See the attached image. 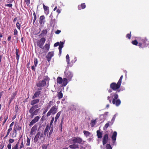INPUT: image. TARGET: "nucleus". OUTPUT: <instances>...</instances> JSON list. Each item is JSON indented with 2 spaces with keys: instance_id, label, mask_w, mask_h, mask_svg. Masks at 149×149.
<instances>
[{
  "instance_id": "obj_1",
  "label": "nucleus",
  "mask_w": 149,
  "mask_h": 149,
  "mask_svg": "<svg viewBox=\"0 0 149 149\" xmlns=\"http://www.w3.org/2000/svg\"><path fill=\"white\" fill-rule=\"evenodd\" d=\"M123 76L122 75L120 77L118 81L117 84L115 82H112L110 85V89L108 91V92L109 93H111L113 90L117 91L118 92H120V90H118L119 89L121 84L122 80L123 78Z\"/></svg>"
},
{
  "instance_id": "obj_2",
  "label": "nucleus",
  "mask_w": 149,
  "mask_h": 149,
  "mask_svg": "<svg viewBox=\"0 0 149 149\" xmlns=\"http://www.w3.org/2000/svg\"><path fill=\"white\" fill-rule=\"evenodd\" d=\"M137 40L139 41V45H138L140 48H143L146 47L149 43V41L146 37H139Z\"/></svg>"
},
{
  "instance_id": "obj_3",
  "label": "nucleus",
  "mask_w": 149,
  "mask_h": 149,
  "mask_svg": "<svg viewBox=\"0 0 149 149\" xmlns=\"http://www.w3.org/2000/svg\"><path fill=\"white\" fill-rule=\"evenodd\" d=\"M39 107L38 104H36L35 106H32L30 109L29 112L30 114V118H32L34 116L37 115L39 113L40 108Z\"/></svg>"
},
{
  "instance_id": "obj_4",
  "label": "nucleus",
  "mask_w": 149,
  "mask_h": 149,
  "mask_svg": "<svg viewBox=\"0 0 149 149\" xmlns=\"http://www.w3.org/2000/svg\"><path fill=\"white\" fill-rule=\"evenodd\" d=\"M111 96L113 98L112 100V103L113 104H115L116 106H119L121 104V101L119 99H117L118 98V94L117 92L113 93H111Z\"/></svg>"
},
{
  "instance_id": "obj_5",
  "label": "nucleus",
  "mask_w": 149,
  "mask_h": 149,
  "mask_svg": "<svg viewBox=\"0 0 149 149\" xmlns=\"http://www.w3.org/2000/svg\"><path fill=\"white\" fill-rule=\"evenodd\" d=\"M49 78L47 76H44L42 80L39 81L36 84V85L37 87L41 88L46 85V82H49Z\"/></svg>"
},
{
  "instance_id": "obj_6",
  "label": "nucleus",
  "mask_w": 149,
  "mask_h": 149,
  "mask_svg": "<svg viewBox=\"0 0 149 149\" xmlns=\"http://www.w3.org/2000/svg\"><path fill=\"white\" fill-rule=\"evenodd\" d=\"M46 41L45 38L42 37L41 38L38 40L37 41V45L40 48L44 49V47H43Z\"/></svg>"
},
{
  "instance_id": "obj_7",
  "label": "nucleus",
  "mask_w": 149,
  "mask_h": 149,
  "mask_svg": "<svg viewBox=\"0 0 149 149\" xmlns=\"http://www.w3.org/2000/svg\"><path fill=\"white\" fill-rule=\"evenodd\" d=\"M57 108H56V106H54L52 107L47 112V116H49L51 115V114H55L57 112Z\"/></svg>"
},
{
  "instance_id": "obj_8",
  "label": "nucleus",
  "mask_w": 149,
  "mask_h": 149,
  "mask_svg": "<svg viewBox=\"0 0 149 149\" xmlns=\"http://www.w3.org/2000/svg\"><path fill=\"white\" fill-rule=\"evenodd\" d=\"M72 141L74 143L82 144L83 140L79 137H74L72 138Z\"/></svg>"
},
{
  "instance_id": "obj_9",
  "label": "nucleus",
  "mask_w": 149,
  "mask_h": 149,
  "mask_svg": "<svg viewBox=\"0 0 149 149\" xmlns=\"http://www.w3.org/2000/svg\"><path fill=\"white\" fill-rule=\"evenodd\" d=\"M64 74L67 80L69 81H71L73 76L72 74L68 70H66L64 72Z\"/></svg>"
},
{
  "instance_id": "obj_10",
  "label": "nucleus",
  "mask_w": 149,
  "mask_h": 149,
  "mask_svg": "<svg viewBox=\"0 0 149 149\" xmlns=\"http://www.w3.org/2000/svg\"><path fill=\"white\" fill-rule=\"evenodd\" d=\"M54 55V51H51L49 52L47 54V55L46 56L47 61L49 62L50 61L52 57Z\"/></svg>"
},
{
  "instance_id": "obj_11",
  "label": "nucleus",
  "mask_w": 149,
  "mask_h": 149,
  "mask_svg": "<svg viewBox=\"0 0 149 149\" xmlns=\"http://www.w3.org/2000/svg\"><path fill=\"white\" fill-rule=\"evenodd\" d=\"M42 88H40L38 89V91H37L36 92L32 97V98L33 99H35L36 98H37V97L39 96V95L41 94L40 90H42Z\"/></svg>"
},
{
  "instance_id": "obj_12",
  "label": "nucleus",
  "mask_w": 149,
  "mask_h": 149,
  "mask_svg": "<svg viewBox=\"0 0 149 149\" xmlns=\"http://www.w3.org/2000/svg\"><path fill=\"white\" fill-rule=\"evenodd\" d=\"M108 140V135L107 134H104L102 139V144L104 145L107 143Z\"/></svg>"
},
{
  "instance_id": "obj_13",
  "label": "nucleus",
  "mask_w": 149,
  "mask_h": 149,
  "mask_svg": "<svg viewBox=\"0 0 149 149\" xmlns=\"http://www.w3.org/2000/svg\"><path fill=\"white\" fill-rule=\"evenodd\" d=\"M39 102V100L38 99H34L31 100L30 102V104L32 106H35L36 104H38Z\"/></svg>"
},
{
  "instance_id": "obj_14",
  "label": "nucleus",
  "mask_w": 149,
  "mask_h": 149,
  "mask_svg": "<svg viewBox=\"0 0 149 149\" xmlns=\"http://www.w3.org/2000/svg\"><path fill=\"white\" fill-rule=\"evenodd\" d=\"M37 129V125L36 124L31 128L30 132V134L33 135V134H35Z\"/></svg>"
},
{
  "instance_id": "obj_15",
  "label": "nucleus",
  "mask_w": 149,
  "mask_h": 149,
  "mask_svg": "<svg viewBox=\"0 0 149 149\" xmlns=\"http://www.w3.org/2000/svg\"><path fill=\"white\" fill-rule=\"evenodd\" d=\"M117 135V133L116 131H114L113 132V134H112L111 136V139L113 141V144H114L115 143V142L116 140V136Z\"/></svg>"
},
{
  "instance_id": "obj_16",
  "label": "nucleus",
  "mask_w": 149,
  "mask_h": 149,
  "mask_svg": "<svg viewBox=\"0 0 149 149\" xmlns=\"http://www.w3.org/2000/svg\"><path fill=\"white\" fill-rule=\"evenodd\" d=\"M47 33V29H44L42 31L41 33L39 35V37H43L44 36H45L46 34Z\"/></svg>"
},
{
  "instance_id": "obj_17",
  "label": "nucleus",
  "mask_w": 149,
  "mask_h": 149,
  "mask_svg": "<svg viewBox=\"0 0 149 149\" xmlns=\"http://www.w3.org/2000/svg\"><path fill=\"white\" fill-rule=\"evenodd\" d=\"M69 148L71 149H76L77 148H79V146L78 144H76V143H74L72 145L69 146Z\"/></svg>"
},
{
  "instance_id": "obj_18",
  "label": "nucleus",
  "mask_w": 149,
  "mask_h": 149,
  "mask_svg": "<svg viewBox=\"0 0 149 149\" xmlns=\"http://www.w3.org/2000/svg\"><path fill=\"white\" fill-rule=\"evenodd\" d=\"M86 7V5L85 3H81L78 6V9L79 10L84 9Z\"/></svg>"
},
{
  "instance_id": "obj_19",
  "label": "nucleus",
  "mask_w": 149,
  "mask_h": 149,
  "mask_svg": "<svg viewBox=\"0 0 149 149\" xmlns=\"http://www.w3.org/2000/svg\"><path fill=\"white\" fill-rule=\"evenodd\" d=\"M62 86H66L68 83V79L66 78H65L62 79Z\"/></svg>"
},
{
  "instance_id": "obj_20",
  "label": "nucleus",
  "mask_w": 149,
  "mask_h": 149,
  "mask_svg": "<svg viewBox=\"0 0 149 149\" xmlns=\"http://www.w3.org/2000/svg\"><path fill=\"white\" fill-rule=\"evenodd\" d=\"M40 132H38V133H37V134H36V135L35 136V137H34V142H37V141L38 140L39 136L40 135Z\"/></svg>"
},
{
  "instance_id": "obj_21",
  "label": "nucleus",
  "mask_w": 149,
  "mask_h": 149,
  "mask_svg": "<svg viewBox=\"0 0 149 149\" xmlns=\"http://www.w3.org/2000/svg\"><path fill=\"white\" fill-rule=\"evenodd\" d=\"M45 19V17L44 15H41L40 17L39 18V22L40 24H42L44 22L43 21V20Z\"/></svg>"
},
{
  "instance_id": "obj_22",
  "label": "nucleus",
  "mask_w": 149,
  "mask_h": 149,
  "mask_svg": "<svg viewBox=\"0 0 149 149\" xmlns=\"http://www.w3.org/2000/svg\"><path fill=\"white\" fill-rule=\"evenodd\" d=\"M63 79L60 77H58L57 78V83L59 84H62V83Z\"/></svg>"
},
{
  "instance_id": "obj_23",
  "label": "nucleus",
  "mask_w": 149,
  "mask_h": 149,
  "mask_svg": "<svg viewBox=\"0 0 149 149\" xmlns=\"http://www.w3.org/2000/svg\"><path fill=\"white\" fill-rule=\"evenodd\" d=\"M96 123V119L91 120V127H93Z\"/></svg>"
},
{
  "instance_id": "obj_24",
  "label": "nucleus",
  "mask_w": 149,
  "mask_h": 149,
  "mask_svg": "<svg viewBox=\"0 0 149 149\" xmlns=\"http://www.w3.org/2000/svg\"><path fill=\"white\" fill-rule=\"evenodd\" d=\"M44 47V49H45V50L47 51H48L49 50L50 48V44L49 43H46L44 45V46L43 47Z\"/></svg>"
},
{
  "instance_id": "obj_25",
  "label": "nucleus",
  "mask_w": 149,
  "mask_h": 149,
  "mask_svg": "<svg viewBox=\"0 0 149 149\" xmlns=\"http://www.w3.org/2000/svg\"><path fill=\"white\" fill-rule=\"evenodd\" d=\"M57 96L59 100L62 98L63 94L61 91H60V92L58 93L57 95Z\"/></svg>"
},
{
  "instance_id": "obj_26",
  "label": "nucleus",
  "mask_w": 149,
  "mask_h": 149,
  "mask_svg": "<svg viewBox=\"0 0 149 149\" xmlns=\"http://www.w3.org/2000/svg\"><path fill=\"white\" fill-rule=\"evenodd\" d=\"M97 133L98 138H101L102 137V133L99 130L97 131Z\"/></svg>"
},
{
  "instance_id": "obj_27",
  "label": "nucleus",
  "mask_w": 149,
  "mask_h": 149,
  "mask_svg": "<svg viewBox=\"0 0 149 149\" xmlns=\"http://www.w3.org/2000/svg\"><path fill=\"white\" fill-rule=\"evenodd\" d=\"M61 111H59V112H58L57 113L56 117H55V120L54 121V123H55L57 121L58 119V118L59 117V116H60V115L61 114Z\"/></svg>"
},
{
  "instance_id": "obj_28",
  "label": "nucleus",
  "mask_w": 149,
  "mask_h": 149,
  "mask_svg": "<svg viewBox=\"0 0 149 149\" xmlns=\"http://www.w3.org/2000/svg\"><path fill=\"white\" fill-rule=\"evenodd\" d=\"M54 104V102L53 100L50 101L49 102L47 106V107L49 109L51 107V106H52Z\"/></svg>"
},
{
  "instance_id": "obj_29",
  "label": "nucleus",
  "mask_w": 149,
  "mask_h": 149,
  "mask_svg": "<svg viewBox=\"0 0 149 149\" xmlns=\"http://www.w3.org/2000/svg\"><path fill=\"white\" fill-rule=\"evenodd\" d=\"M66 61L68 64L70 63V59L69 58V55L68 54L66 56Z\"/></svg>"
},
{
  "instance_id": "obj_30",
  "label": "nucleus",
  "mask_w": 149,
  "mask_h": 149,
  "mask_svg": "<svg viewBox=\"0 0 149 149\" xmlns=\"http://www.w3.org/2000/svg\"><path fill=\"white\" fill-rule=\"evenodd\" d=\"M131 42L133 45H139V41H138H138L137 40H134L132 41Z\"/></svg>"
},
{
  "instance_id": "obj_31",
  "label": "nucleus",
  "mask_w": 149,
  "mask_h": 149,
  "mask_svg": "<svg viewBox=\"0 0 149 149\" xmlns=\"http://www.w3.org/2000/svg\"><path fill=\"white\" fill-rule=\"evenodd\" d=\"M17 135V131L15 129L13 130V132L12 134V137H15Z\"/></svg>"
},
{
  "instance_id": "obj_32",
  "label": "nucleus",
  "mask_w": 149,
  "mask_h": 149,
  "mask_svg": "<svg viewBox=\"0 0 149 149\" xmlns=\"http://www.w3.org/2000/svg\"><path fill=\"white\" fill-rule=\"evenodd\" d=\"M84 135L86 136H88L90 135V133L89 132L84 130L83 132Z\"/></svg>"
},
{
  "instance_id": "obj_33",
  "label": "nucleus",
  "mask_w": 149,
  "mask_h": 149,
  "mask_svg": "<svg viewBox=\"0 0 149 149\" xmlns=\"http://www.w3.org/2000/svg\"><path fill=\"white\" fill-rule=\"evenodd\" d=\"M49 127H50V132H49V136H50L52 134V132L53 131V130H54V128H53V126H52L51 127V126H50Z\"/></svg>"
},
{
  "instance_id": "obj_34",
  "label": "nucleus",
  "mask_w": 149,
  "mask_h": 149,
  "mask_svg": "<svg viewBox=\"0 0 149 149\" xmlns=\"http://www.w3.org/2000/svg\"><path fill=\"white\" fill-rule=\"evenodd\" d=\"M17 94V91L15 92H13L11 97L12 98V99L13 100L15 97L16 95Z\"/></svg>"
},
{
  "instance_id": "obj_35",
  "label": "nucleus",
  "mask_w": 149,
  "mask_h": 149,
  "mask_svg": "<svg viewBox=\"0 0 149 149\" xmlns=\"http://www.w3.org/2000/svg\"><path fill=\"white\" fill-rule=\"evenodd\" d=\"M30 139H29V137H27V143L26 144L27 146H29L30 145Z\"/></svg>"
},
{
  "instance_id": "obj_36",
  "label": "nucleus",
  "mask_w": 149,
  "mask_h": 149,
  "mask_svg": "<svg viewBox=\"0 0 149 149\" xmlns=\"http://www.w3.org/2000/svg\"><path fill=\"white\" fill-rule=\"evenodd\" d=\"M12 130L11 128H9V129L8 130L7 132V133L6 135L4 137V138L5 139V138L7 137L9 134L10 133V132Z\"/></svg>"
},
{
  "instance_id": "obj_37",
  "label": "nucleus",
  "mask_w": 149,
  "mask_h": 149,
  "mask_svg": "<svg viewBox=\"0 0 149 149\" xmlns=\"http://www.w3.org/2000/svg\"><path fill=\"white\" fill-rule=\"evenodd\" d=\"M60 45L59 44V49H62V48L63 47V44L64 43L63 42H60Z\"/></svg>"
},
{
  "instance_id": "obj_38",
  "label": "nucleus",
  "mask_w": 149,
  "mask_h": 149,
  "mask_svg": "<svg viewBox=\"0 0 149 149\" xmlns=\"http://www.w3.org/2000/svg\"><path fill=\"white\" fill-rule=\"evenodd\" d=\"M38 63V61L37 60V58H35L34 59V64L35 65V66H36L37 65Z\"/></svg>"
},
{
  "instance_id": "obj_39",
  "label": "nucleus",
  "mask_w": 149,
  "mask_h": 149,
  "mask_svg": "<svg viewBox=\"0 0 149 149\" xmlns=\"http://www.w3.org/2000/svg\"><path fill=\"white\" fill-rule=\"evenodd\" d=\"M24 2L26 3L27 6H29L31 0H24Z\"/></svg>"
},
{
  "instance_id": "obj_40",
  "label": "nucleus",
  "mask_w": 149,
  "mask_h": 149,
  "mask_svg": "<svg viewBox=\"0 0 149 149\" xmlns=\"http://www.w3.org/2000/svg\"><path fill=\"white\" fill-rule=\"evenodd\" d=\"M106 149H112V147L110 144H107L106 145Z\"/></svg>"
},
{
  "instance_id": "obj_41",
  "label": "nucleus",
  "mask_w": 149,
  "mask_h": 149,
  "mask_svg": "<svg viewBox=\"0 0 149 149\" xmlns=\"http://www.w3.org/2000/svg\"><path fill=\"white\" fill-rule=\"evenodd\" d=\"M50 127H49V125H47L45 130V132H48L49 130L50 129Z\"/></svg>"
},
{
  "instance_id": "obj_42",
  "label": "nucleus",
  "mask_w": 149,
  "mask_h": 149,
  "mask_svg": "<svg viewBox=\"0 0 149 149\" xmlns=\"http://www.w3.org/2000/svg\"><path fill=\"white\" fill-rule=\"evenodd\" d=\"M126 37L130 39L131 37V31H130V33H128L126 35Z\"/></svg>"
},
{
  "instance_id": "obj_43",
  "label": "nucleus",
  "mask_w": 149,
  "mask_h": 149,
  "mask_svg": "<svg viewBox=\"0 0 149 149\" xmlns=\"http://www.w3.org/2000/svg\"><path fill=\"white\" fill-rule=\"evenodd\" d=\"M59 127L61 129L60 130L61 132H62L63 129V119H62L61 120V123L60 124L59 126Z\"/></svg>"
},
{
  "instance_id": "obj_44",
  "label": "nucleus",
  "mask_w": 149,
  "mask_h": 149,
  "mask_svg": "<svg viewBox=\"0 0 149 149\" xmlns=\"http://www.w3.org/2000/svg\"><path fill=\"white\" fill-rule=\"evenodd\" d=\"M18 146L19 143H17L16 144V145H15V146H14V147H12V149H19Z\"/></svg>"
},
{
  "instance_id": "obj_45",
  "label": "nucleus",
  "mask_w": 149,
  "mask_h": 149,
  "mask_svg": "<svg viewBox=\"0 0 149 149\" xmlns=\"http://www.w3.org/2000/svg\"><path fill=\"white\" fill-rule=\"evenodd\" d=\"M40 117L39 116H36V117L34 118V119L35 121V122L36 123L39 120V119Z\"/></svg>"
},
{
  "instance_id": "obj_46",
  "label": "nucleus",
  "mask_w": 149,
  "mask_h": 149,
  "mask_svg": "<svg viewBox=\"0 0 149 149\" xmlns=\"http://www.w3.org/2000/svg\"><path fill=\"white\" fill-rule=\"evenodd\" d=\"M35 123H36L34 120V119H33L31 121V122L29 124V126H32L34 124H35Z\"/></svg>"
},
{
  "instance_id": "obj_47",
  "label": "nucleus",
  "mask_w": 149,
  "mask_h": 149,
  "mask_svg": "<svg viewBox=\"0 0 149 149\" xmlns=\"http://www.w3.org/2000/svg\"><path fill=\"white\" fill-rule=\"evenodd\" d=\"M16 27L17 29L20 30L21 28V26L19 22H17L16 24Z\"/></svg>"
},
{
  "instance_id": "obj_48",
  "label": "nucleus",
  "mask_w": 149,
  "mask_h": 149,
  "mask_svg": "<svg viewBox=\"0 0 149 149\" xmlns=\"http://www.w3.org/2000/svg\"><path fill=\"white\" fill-rule=\"evenodd\" d=\"M109 122L108 123H106L104 126V128L106 129L109 126Z\"/></svg>"
},
{
  "instance_id": "obj_49",
  "label": "nucleus",
  "mask_w": 149,
  "mask_h": 149,
  "mask_svg": "<svg viewBox=\"0 0 149 149\" xmlns=\"http://www.w3.org/2000/svg\"><path fill=\"white\" fill-rule=\"evenodd\" d=\"M111 97H112V96H111H111H108L107 97V100H109V103H111V100H112V98Z\"/></svg>"
},
{
  "instance_id": "obj_50",
  "label": "nucleus",
  "mask_w": 149,
  "mask_h": 149,
  "mask_svg": "<svg viewBox=\"0 0 149 149\" xmlns=\"http://www.w3.org/2000/svg\"><path fill=\"white\" fill-rule=\"evenodd\" d=\"M47 145H44V144L42 146V149H47Z\"/></svg>"
},
{
  "instance_id": "obj_51",
  "label": "nucleus",
  "mask_w": 149,
  "mask_h": 149,
  "mask_svg": "<svg viewBox=\"0 0 149 149\" xmlns=\"http://www.w3.org/2000/svg\"><path fill=\"white\" fill-rule=\"evenodd\" d=\"M43 7L44 11H47V10H48V7L47 6H45L44 3L43 4Z\"/></svg>"
},
{
  "instance_id": "obj_52",
  "label": "nucleus",
  "mask_w": 149,
  "mask_h": 149,
  "mask_svg": "<svg viewBox=\"0 0 149 149\" xmlns=\"http://www.w3.org/2000/svg\"><path fill=\"white\" fill-rule=\"evenodd\" d=\"M15 129L17 130H21V127H20V126H19L18 125H17V126H16V127H15Z\"/></svg>"
},
{
  "instance_id": "obj_53",
  "label": "nucleus",
  "mask_w": 149,
  "mask_h": 149,
  "mask_svg": "<svg viewBox=\"0 0 149 149\" xmlns=\"http://www.w3.org/2000/svg\"><path fill=\"white\" fill-rule=\"evenodd\" d=\"M14 140L13 139H9L8 141V142L9 143L11 144L13 143V142H14Z\"/></svg>"
},
{
  "instance_id": "obj_54",
  "label": "nucleus",
  "mask_w": 149,
  "mask_h": 149,
  "mask_svg": "<svg viewBox=\"0 0 149 149\" xmlns=\"http://www.w3.org/2000/svg\"><path fill=\"white\" fill-rule=\"evenodd\" d=\"M54 117H52V120H51V122L50 123V126H51L53 122L54 121Z\"/></svg>"
},
{
  "instance_id": "obj_55",
  "label": "nucleus",
  "mask_w": 149,
  "mask_h": 149,
  "mask_svg": "<svg viewBox=\"0 0 149 149\" xmlns=\"http://www.w3.org/2000/svg\"><path fill=\"white\" fill-rule=\"evenodd\" d=\"M11 144L9 143L7 146V147L8 148V149H11Z\"/></svg>"
},
{
  "instance_id": "obj_56",
  "label": "nucleus",
  "mask_w": 149,
  "mask_h": 149,
  "mask_svg": "<svg viewBox=\"0 0 149 149\" xmlns=\"http://www.w3.org/2000/svg\"><path fill=\"white\" fill-rule=\"evenodd\" d=\"M4 144L3 143H1L0 145V149H3L4 147Z\"/></svg>"
},
{
  "instance_id": "obj_57",
  "label": "nucleus",
  "mask_w": 149,
  "mask_h": 149,
  "mask_svg": "<svg viewBox=\"0 0 149 149\" xmlns=\"http://www.w3.org/2000/svg\"><path fill=\"white\" fill-rule=\"evenodd\" d=\"M18 32L17 31V30L16 29H14V35H17Z\"/></svg>"
},
{
  "instance_id": "obj_58",
  "label": "nucleus",
  "mask_w": 149,
  "mask_h": 149,
  "mask_svg": "<svg viewBox=\"0 0 149 149\" xmlns=\"http://www.w3.org/2000/svg\"><path fill=\"white\" fill-rule=\"evenodd\" d=\"M46 120V117L45 116H42V118L41 119V120L43 121L44 120Z\"/></svg>"
},
{
  "instance_id": "obj_59",
  "label": "nucleus",
  "mask_w": 149,
  "mask_h": 149,
  "mask_svg": "<svg viewBox=\"0 0 149 149\" xmlns=\"http://www.w3.org/2000/svg\"><path fill=\"white\" fill-rule=\"evenodd\" d=\"M13 5L12 4H6L5 6H7V7H12Z\"/></svg>"
},
{
  "instance_id": "obj_60",
  "label": "nucleus",
  "mask_w": 149,
  "mask_h": 149,
  "mask_svg": "<svg viewBox=\"0 0 149 149\" xmlns=\"http://www.w3.org/2000/svg\"><path fill=\"white\" fill-rule=\"evenodd\" d=\"M48 108H47H47L45 110H44V111H43L42 114H45L47 112V110H48Z\"/></svg>"
},
{
  "instance_id": "obj_61",
  "label": "nucleus",
  "mask_w": 149,
  "mask_h": 149,
  "mask_svg": "<svg viewBox=\"0 0 149 149\" xmlns=\"http://www.w3.org/2000/svg\"><path fill=\"white\" fill-rule=\"evenodd\" d=\"M74 61L72 60L71 61V62H72V63H74L76 62V61L77 60V58H76V57H74Z\"/></svg>"
},
{
  "instance_id": "obj_62",
  "label": "nucleus",
  "mask_w": 149,
  "mask_h": 149,
  "mask_svg": "<svg viewBox=\"0 0 149 149\" xmlns=\"http://www.w3.org/2000/svg\"><path fill=\"white\" fill-rule=\"evenodd\" d=\"M24 146V143L23 141H22L21 143V145H20V148L21 149V148H23Z\"/></svg>"
},
{
  "instance_id": "obj_63",
  "label": "nucleus",
  "mask_w": 149,
  "mask_h": 149,
  "mask_svg": "<svg viewBox=\"0 0 149 149\" xmlns=\"http://www.w3.org/2000/svg\"><path fill=\"white\" fill-rule=\"evenodd\" d=\"M19 54H18L16 55V58L17 60V62H18V61L19 60Z\"/></svg>"
},
{
  "instance_id": "obj_64",
  "label": "nucleus",
  "mask_w": 149,
  "mask_h": 149,
  "mask_svg": "<svg viewBox=\"0 0 149 149\" xmlns=\"http://www.w3.org/2000/svg\"><path fill=\"white\" fill-rule=\"evenodd\" d=\"M59 45V42H57L55 43L54 44V47H57V46Z\"/></svg>"
}]
</instances>
